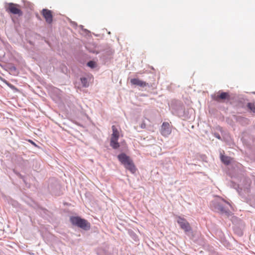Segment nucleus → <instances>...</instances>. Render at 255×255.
<instances>
[{"mask_svg": "<svg viewBox=\"0 0 255 255\" xmlns=\"http://www.w3.org/2000/svg\"><path fill=\"white\" fill-rule=\"evenodd\" d=\"M118 158L124 167L132 174H134L136 172V168L129 156L125 153H121L118 156Z\"/></svg>", "mask_w": 255, "mask_h": 255, "instance_id": "nucleus-1", "label": "nucleus"}, {"mask_svg": "<svg viewBox=\"0 0 255 255\" xmlns=\"http://www.w3.org/2000/svg\"><path fill=\"white\" fill-rule=\"evenodd\" d=\"M70 220L72 225L77 226L84 230H89L90 229L91 225L90 223L86 220L82 219L80 217H71Z\"/></svg>", "mask_w": 255, "mask_h": 255, "instance_id": "nucleus-2", "label": "nucleus"}, {"mask_svg": "<svg viewBox=\"0 0 255 255\" xmlns=\"http://www.w3.org/2000/svg\"><path fill=\"white\" fill-rule=\"evenodd\" d=\"M113 133L110 139V146L114 149H117L120 147L118 140L120 137V132L118 128L116 126L112 127Z\"/></svg>", "mask_w": 255, "mask_h": 255, "instance_id": "nucleus-3", "label": "nucleus"}, {"mask_svg": "<svg viewBox=\"0 0 255 255\" xmlns=\"http://www.w3.org/2000/svg\"><path fill=\"white\" fill-rule=\"evenodd\" d=\"M176 219L177 222L179 225L180 228L185 232H188L191 230V228L189 223L185 218L178 216Z\"/></svg>", "mask_w": 255, "mask_h": 255, "instance_id": "nucleus-4", "label": "nucleus"}, {"mask_svg": "<svg viewBox=\"0 0 255 255\" xmlns=\"http://www.w3.org/2000/svg\"><path fill=\"white\" fill-rule=\"evenodd\" d=\"M19 7V6L17 4L10 3L8 4L7 10L12 14H17L19 16H20L22 15V12Z\"/></svg>", "mask_w": 255, "mask_h": 255, "instance_id": "nucleus-5", "label": "nucleus"}, {"mask_svg": "<svg viewBox=\"0 0 255 255\" xmlns=\"http://www.w3.org/2000/svg\"><path fill=\"white\" fill-rule=\"evenodd\" d=\"M213 100L221 102L225 100H229L230 99V95L229 93L227 92H219L218 93L212 95Z\"/></svg>", "mask_w": 255, "mask_h": 255, "instance_id": "nucleus-6", "label": "nucleus"}, {"mask_svg": "<svg viewBox=\"0 0 255 255\" xmlns=\"http://www.w3.org/2000/svg\"><path fill=\"white\" fill-rule=\"evenodd\" d=\"M172 131L171 127L168 122H163L162 124L160 132L164 136H168Z\"/></svg>", "mask_w": 255, "mask_h": 255, "instance_id": "nucleus-7", "label": "nucleus"}, {"mask_svg": "<svg viewBox=\"0 0 255 255\" xmlns=\"http://www.w3.org/2000/svg\"><path fill=\"white\" fill-rule=\"evenodd\" d=\"M42 14L47 23L49 24L52 23L53 21V15L51 10L47 9H43L42 11Z\"/></svg>", "mask_w": 255, "mask_h": 255, "instance_id": "nucleus-8", "label": "nucleus"}, {"mask_svg": "<svg viewBox=\"0 0 255 255\" xmlns=\"http://www.w3.org/2000/svg\"><path fill=\"white\" fill-rule=\"evenodd\" d=\"M130 83L134 85H137L140 87H144L148 86V83L137 78H133L130 80Z\"/></svg>", "mask_w": 255, "mask_h": 255, "instance_id": "nucleus-9", "label": "nucleus"}, {"mask_svg": "<svg viewBox=\"0 0 255 255\" xmlns=\"http://www.w3.org/2000/svg\"><path fill=\"white\" fill-rule=\"evenodd\" d=\"M217 209L223 214H225L228 216L230 215L231 212L229 210L225 207L224 205L222 203H220L218 205Z\"/></svg>", "mask_w": 255, "mask_h": 255, "instance_id": "nucleus-10", "label": "nucleus"}, {"mask_svg": "<svg viewBox=\"0 0 255 255\" xmlns=\"http://www.w3.org/2000/svg\"><path fill=\"white\" fill-rule=\"evenodd\" d=\"M221 159L223 163L227 165L230 164L231 161V158L230 157L223 155L221 156Z\"/></svg>", "mask_w": 255, "mask_h": 255, "instance_id": "nucleus-11", "label": "nucleus"}, {"mask_svg": "<svg viewBox=\"0 0 255 255\" xmlns=\"http://www.w3.org/2000/svg\"><path fill=\"white\" fill-rule=\"evenodd\" d=\"M248 107L254 113H255V103H249L248 104Z\"/></svg>", "mask_w": 255, "mask_h": 255, "instance_id": "nucleus-12", "label": "nucleus"}, {"mask_svg": "<svg viewBox=\"0 0 255 255\" xmlns=\"http://www.w3.org/2000/svg\"><path fill=\"white\" fill-rule=\"evenodd\" d=\"M81 81L83 87H87L88 86L89 84L88 83L87 79L86 78H81Z\"/></svg>", "mask_w": 255, "mask_h": 255, "instance_id": "nucleus-13", "label": "nucleus"}, {"mask_svg": "<svg viewBox=\"0 0 255 255\" xmlns=\"http://www.w3.org/2000/svg\"><path fill=\"white\" fill-rule=\"evenodd\" d=\"M87 65L92 68H95L96 66V63L94 61H89V62H88L87 63Z\"/></svg>", "mask_w": 255, "mask_h": 255, "instance_id": "nucleus-14", "label": "nucleus"}, {"mask_svg": "<svg viewBox=\"0 0 255 255\" xmlns=\"http://www.w3.org/2000/svg\"><path fill=\"white\" fill-rule=\"evenodd\" d=\"M3 82L8 86L11 89H13L14 88V86H13L12 85H11V84L9 83L8 82H7L6 80H3Z\"/></svg>", "mask_w": 255, "mask_h": 255, "instance_id": "nucleus-15", "label": "nucleus"}, {"mask_svg": "<svg viewBox=\"0 0 255 255\" xmlns=\"http://www.w3.org/2000/svg\"><path fill=\"white\" fill-rule=\"evenodd\" d=\"M214 136L217 138L218 139H221V136L220 135V134L218 133H214Z\"/></svg>", "mask_w": 255, "mask_h": 255, "instance_id": "nucleus-16", "label": "nucleus"}, {"mask_svg": "<svg viewBox=\"0 0 255 255\" xmlns=\"http://www.w3.org/2000/svg\"><path fill=\"white\" fill-rule=\"evenodd\" d=\"M222 202H223V203H224L225 204H226L228 205V206H231V205H230L229 203H228V202H226L225 201L223 200V201H222Z\"/></svg>", "mask_w": 255, "mask_h": 255, "instance_id": "nucleus-17", "label": "nucleus"}, {"mask_svg": "<svg viewBox=\"0 0 255 255\" xmlns=\"http://www.w3.org/2000/svg\"><path fill=\"white\" fill-rule=\"evenodd\" d=\"M29 141L31 143H32V144L35 145V143H34V142H33L32 140H29Z\"/></svg>", "mask_w": 255, "mask_h": 255, "instance_id": "nucleus-18", "label": "nucleus"}]
</instances>
